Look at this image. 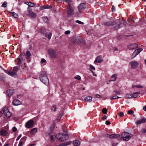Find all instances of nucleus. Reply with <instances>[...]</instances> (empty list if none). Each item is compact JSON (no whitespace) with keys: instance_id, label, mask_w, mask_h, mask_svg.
I'll return each instance as SVG.
<instances>
[{"instance_id":"obj_1","label":"nucleus","mask_w":146,"mask_h":146,"mask_svg":"<svg viewBox=\"0 0 146 146\" xmlns=\"http://www.w3.org/2000/svg\"><path fill=\"white\" fill-rule=\"evenodd\" d=\"M39 77L40 81L42 83L46 85L49 84V82L45 71H42L40 73Z\"/></svg>"},{"instance_id":"obj_2","label":"nucleus","mask_w":146,"mask_h":146,"mask_svg":"<svg viewBox=\"0 0 146 146\" xmlns=\"http://www.w3.org/2000/svg\"><path fill=\"white\" fill-rule=\"evenodd\" d=\"M56 138L61 142H64L68 138V136L67 134L63 133H58L56 135Z\"/></svg>"},{"instance_id":"obj_3","label":"nucleus","mask_w":146,"mask_h":146,"mask_svg":"<svg viewBox=\"0 0 146 146\" xmlns=\"http://www.w3.org/2000/svg\"><path fill=\"white\" fill-rule=\"evenodd\" d=\"M121 136V139H123L124 141H128L130 139L132 135L127 132H124L122 134Z\"/></svg>"},{"instance_id":"obj_4","label":"nucleus","mask_w":146,"mask_h":146,"mask_svg":"<svg viewBox=\"0 0 146 146\" xmlns=\"http://www.w3.org/2000/svg\"><path fill=\"white\" fill-rule=\"evenodd\" d=\"M48 53L49 56L52 58H55L57 56V54L55 50L51 48L48 50Z\"/></svg>"},{"instance_id":"obj_5","label":"nucleus","mask_w":146,"mask_h":146,"mask_svg":"<svg viewBox=\"0 0 146 146\" xmlns=\"http://www.w3.org/2000/svg\"><path fill=\"white\" fill-rule=\"evenodd\" d=\"M67 12L69 16L73 15L74 14V9L69 3H68Z\"/></svg>"},{"instance_id":"obj_6","label":"nucleus","mask_w":146,"mask_h":146,"mask_svg":"<svg viewBox=\"0 0 146 146\" xmlns=\"http://www.w3.org/2000/svg\"><path fill=\"white\" fill-rule=\"evenodd\" d=\"M40 32L42 34L44 35L45 37H47L49 40L50 39L52 35L51 33L46 32L45 29H41L40 30Z\"/></svg>"},{"instance_id":"obj_7","label":"nucleus","mask_w":146,"mask_h":146,"mask_svg":"<svg viewBox=\"0 0 146 146\" xmlns=\"http://www.w3.org/2000/svg\"><path fill=\"white\" fill-rule=\"evenodd\" d=\"M3 113L7 117L9 118L11 115V113L7 107H4L3 109Z\"/></svg>"},{"instance_id":"obj_8","label":"nucleus","mask_w":146,"mask_h":146,"mask_svg":"<svg viewBox=\"0 0 146 146\" xmlns=\"http://www.w3.org/2000/svg\"><path fill=\"white\" fill-rule=\"evenodd\" d=\"M34 124V121L31 119L27 121L25 124V126L28 128H31L33 127Z\"/></svg>"},{"instance_id":"obj_9","label":"nucleus","mask_w":146,"mask_h":146,"mask_svg":"<svg viewBox=\"0 0 146 146\" xmlns=\"http://www.w3.org/2000/svg\"><path fill=\"white\" fill-rule=\"evenodd\" d=\"M130 64L131 65V68L134 69L136 68L139 65V63L135 61H132L130 62Z\"/></svg>"},{"instance_id":"obj_10","label":"nucleus","mask_w":146,"mask_h":146,"mask_svg":"<svg viewBox=\"0 0 146 146\" xmlns=\"http://www.w3.org/2000/svg\"><path fill=\"white\" fill-rule=\"evenodd\" d=\"M120 137V135L117 134H112L111 135L108 134L106 135V137L110 138H114L119 137Z\"/></svg>"},{"instance_id":"obj_11","label":"nucleus","mask_w":146,"mask_h":146,"mask_svg":"<svg viewBox=\"0 0 146 146\" xmlns=\"http://www.w3.org/2000/svg\"><path fill=\"white\" fill-rule=\"evenodd\" d=\"M26 136L23 137L20 140L18 146H23L27 139Z\"/></svg>"},{"instance_id":"obj_12","label":"nucleus","mask_w":146,"mask_h":146,"mask_svg":"<svg viewBox=\"0 0 146 146\" xmlns=\"http://www.w3.org/2000/svg\"><path fill=\"white\" fill-rule=\"evenodd\" d=\"M138 46L136 44H132L127 46V48L130 50L134 49L137 48Z\"/></svg>"},{"instance_id":"obj_13","label":"nucleus","mask_w":146,"mask_h":146,"mask_svg":"<svg viewBox=\"0 0 146 146\" xmlns=\"http://www.w3.org/2000/svg\"><path fill=\"white\" fill-rule=\"evenodd\" d=\"M146 121V119L144 117H143L140 120L137 121L136 123L137 125H139L142 123H145Z\"/></svg>"},{"instance_id":"obj_14","label":"nucleus","mask_w":146,"mask_h":146,"mask_svg":"<svg viewBox=\"0 0 146 146\" xmlns=\"http://www.w3.org/2000/svg\"><path fill=\"white\" fill-rule=\"evenodd\" d=\"M102 61L103 59L102 57L100 56H99L96 58L94 61V63H95L96 62H97L99 63L102 62Z\"/></svg>"},{"instance_id":"obj_15","label":"nucleus","mask_w":146,"mask_h":146,"mask_svg":"<svg viewBox=\"0 0 146 146\" xmlns=\"http://www.w3.org/2000/svg\"><path fill=\"white\" fill-rule=\"evenodd\" d=\"M85 5L84 3H81L78 6V9L79 12L81 13V10L84 9V6Z\"/></svg>"},{"instance_id":"obj_16","label":"nucleus","mask_w":146,"mask_h":146,"mask_svg":"<svg viewBox=\"0 0 146 146\" xmlns=\"http://www.w3.org/2000/svg\"><path fill=\"white\" fill-rule=\"evenodd\" d=\"M12 103L14 106L19 105L21 104V102L17 100H14L12 102Z\"/></svg>"},{"instance_id":"obj_17","label":"nucleus","mask_w":146,"mask_h":146,"mask_svg":"<svg viewBox=\"0 0 146 146\" xmlns=\"http://www.w3.org/2000/svg\"><path fill=\"white\" fill-rule=\"evenodd\" d=\"M28 15L31 18H35L36 17V14L33 12H30L28 14Z\"/></svg>"},{"instance_id":"obj_18","label":"nucleus","mask_w":146,"mask_h":146,"mask_svg":"<svg viewBox=\"0 0 146 146\" xmlns=\"http://www.w3.org/2000/svg\"><path fill=\"white\" fill-rule=\"evenodd\" d=\"M7 133V131L5 130H1L0 131V135L1 136H6Z\"/></svg>"},{"instance_id":"obj_19","label":"nucleus","mask_w":146,"mask_h":146,"mask_svg":"<svg viewBox=\"0 0 146 146\" xmlns=\"http://www.w3.org/2000/svg\"><path fill=\"white\" fill-rule=\"evenodd\" d=\"M51 6L49 5H43L41 6L40 8V10H43L45 9H49L51 8Z\"/></svg>"},{"instance_id":"obj_20","label":"nucleus","mask_w":146,"mask_h":146,"mask_svg":"<svg viewBox=\"0 0 146 146\" xmlns=\"http://www.w3.org/2000/svg\"><path fill=\"white\" fill-rule=\"evenodd\" d=\"M5 72L7 74L12 76H13L16 74H15V72H13V71L12 72H10L7 71L5 70Z\"/></svg>"},{"instance_id":"obj_21","label":"nucleus","mask_w":146,"mask_h":146,"mask_svg":"<svg viewBox=\"0 0 146 146\" xmlns=\"http://www.w3.org/2000/svg\"><path fill=\"white\" fill-rule=\"evenodd\" d=\"M73 144L75 146H79L80 145V142L79 140H76L73 141Z\"/></svg>"},{"instance_id":"obj_22","label":"nucleus","mask_w":146,"mask_h":146,"mask_svg":"<svg viewBox=\"0 0 146 146\" xmlns=\"http://www.w3.org/2000/svg\"><path fill=\"white\" fill-rule=\"evenodd\" d=\"M37 128H35L31 129L30 133L32 135H34L37 132Z\"/></svg>"},{"instance_id":"obj_23","label":"nucleus","mask_w":146,"mask_h":146,"mask_svg":"<svg viewBox=\"0 0 146 146\" xmlns=\"http://www.w3.org/2000/svg\"><path fill=\"white\" fill-rule=\"evenodd\" d=\"M142 50L143 49L142 48H139L135 50L133 53L134 54H135L137 55L141 51H142Z\"/></svg>"},{"instance_id":"obj_24","label":"nucleus","mask_w":146,"mask_h":146,"mask_svg":"<svg viewBox=\"0 0 146 146\" xmlns=\"http://www.w3.org/2000/svg\"><path fill=\"white\" fill-rule=\"evenodd\" d=\"M13 90H8L7 92V95L8 96L10 97L12 95L13 93Z\"/></svg>"},{"instance_id":"obj_25","label":"nucleus","mask_w":146,"mask_h":146,"mask_svg":"<svg viewBox=\"0 0 146 146\" xmlns=\"http://www.w3.org/2000/svg\"><path fill=\"white\" fill-rule=\"evenodd\" d=\"M31 54L30 51H28L25 54V56L27 59H29L30 57L31 56Z\"/></svg>"},{"instance_id":"obj_26","label":"nucleus","mask_w":146,"mask_h":146,"mask_svg":"<svg viewBox=\"0 0 146 146\" xmlns=\"http://www.w3.org/2000/svg\"><path fill=\"white\" fill-rule=\"evenodd\" d=\"M92 98L91 96H88L85 98L84 100L87 102H90L92 100Z\"/></svg>"},{"instance_id":"obj_27","label":"nucleus","mask_w":146,"mask_h":146,"mask_svg":"<svg viewBox=\"0 0 146 146\" xmlns=\"http://www.w3.org/2000/svg\"><path fill=\"white\" fill-rule=\"evenodd\" d=\"M72 143L71 141H68L64 143L60 144L59 146H66L68 145H70Z\"/></svg>"},{"instance_id":"obj_28","label":"nucleus","mask_w":146,"mask_h":146,"mask_svg":"<svg viewBox=\"0 0 146 146\" xmlns=\"http://www.w3.org/2000/svg\"><path fill=\"white\" fill-rule=\"evenodd\" d=\"M123 25H124L123 23H120L117 26L115 27H114V29L115 30L119 29L121 27H122V26Z\"/></svg>"},{"instance_id":"obj_29","label":"nucleus","mask_w":146,"mask_h":146,"mask_svg":"<svg viewBox=\"0 0 146 146\" xmlns=\"http://www.w3.org/2000/svg\"><path fill=\"white\" fill-rule=\"evenodd\" d=\"M25 4L31 7H33L35 5V4L32 2H26L25 3Z\"/></svg>"},{"instance_id":"obj_30","label":"nucleus","mask_w":146,"mask_h":146,"mask_svg":"<svg viewBox=\"0 0 146 146\" xmlns=\"http://www.w3.org/2000/svg\"><path fill=\"white\" fill-rule=\"evenodd\" d=\"M111 79L110 80V81H114L117 78V75L115 74L113 75L111 77Z\"/></svg>"},{"instance_id":"obj_31","label":"nucleus","mask_w":146,"mask_h":146,"mask_svg":"<svg viewBox=\"0 0 146 146\" xmlns=\"http://www.w3.org/2000/svg\"><path fill=\"white\" fill-rule=\"evenodd\" d=\"M104 25H105L106 26H110V25H114V23L112 21H110L109 22H107L105 23H104Z\"/></svg>"},{"instance_id":"obj_32","label":"nucleus","mask_w":146,"mask_h":146,"mask_svg":"<svg viewBox=\"0 0 146 146\" xmlns=\"http://www.w3.org/2000/svg\"><path fill=\"white\" fill-rule=\"evenodd\" d=\"M11 15L14 17L15 18H17L18 17V15L17 14L15 13V12H12L11 13Z\"/></svg>"},{"instance_id":"obj_33","label":"nucleus","mask_w":146,"mask_h":146,"mask_svg":"<svg viewBox=\"0 0 146 146\" xmlns=\"http://www.w3.org/2000/svg\"><path fill=\"white\" fill-rule=\"evenodd\" d=\"M21 55H20L19 57H18L17 58V64L18 65L22 63V61L21 60V59L19 57H20Z\"/></svg>"},{"instance_id":"obj_34","label":"nucleus","mask_w":146,"mask_h":146,"mask_svg":"<svg viewBox=\"0 0 146 146\" xmlns=\"http://www.w3.org/2000/svg\"><path fill=\"white\" fill-rule=\"evenodd\" d=\"M140 93L139 92L133 93L132 94L133 98H136L138 96L137 95V94H140Z\"/></svg>"},{"instance_id":"obj_35","label":"nucleus","mask_w":146,"mask_h":146,"mask_svg":"<svg viewBox=\"0 0 146 146\" xmlns=\"http://www.w3.org/2000/svg\"><path fill=\"white\" fill-rule=\"evenodd\" d=\"M19 68V67H14L13 69V72H15V74H16Z\"/></svg>"},{"instance_id":"obj_36","label":"nucleus","mask_w":146,"mask_h":146,"mask_svg":"<svg viewBox=\"0 0 146 146\" xmlns=\"http://www.w3.org/2000/svg\"><path fill=\"white\" fill-rule=\"evenodd\" d=\"M107 110L106 108H104L102 110V112L104 114H107Z\"/></svg>"},{"instance_id":"obj_37","label":"nucleus","mask_w":146,"mask_h":146,"mask_svg":"<svg viewBox=\"0 0 146 146\" xmlns=\"http://www.w3.org/2000/svg\"><path fill=\"white\" fill-rule=\"evenodd\" d=\"M63 115V114L62 113H61L60 114V115H59V116L57 117V121L59 122L60 121V119H61L62 116Z\"/></svg>"},{"instance_id":"obj_38","label":"nucleus","mask_w":146,"mask_h":146,"mask_svg":"<svg viewBox=\"0 0 146 146\" xmlns=\"http://www.w3.org/2000/svg\"><path fill=\"white\" fill-rule=\"evenodd\" d=\"M135 87H136L137 88H143V87L140 85H138L135 86H132L133 88H134Z\"/></svg>"},{"instance_id":"obj_39","label":"nucleus","mask_w":146,"mask_h":146,"mask_svg":"<svg viewBox=\"0 0 146 146\" xmlns=\"http://www.w3.org/2000/svg\"><path fill=\"white\" fill-rule=\"evenodd\" d=\"M126 96L129 98H133L132 94H127Z\"/></svg>"},{"instance_id":"obj_40","label":"nucleus","mask_w":146,"mask_h":146,"mask_svg":"<svg viewBox=\"0 0 146 146\" xmlns=\"http://www.w3.org/2000/svg\"><path fill=\"white\" fill-rule=\"evenodd\" d=\"M7 2L6 1H4L2 4V6L3 7H6L7 6Z\"/></svg>"},{"instance_id":"obj_41","label":"nucleus","mask_w":146,"mask_h":146,"mask_svg":"<svg viewBox=\"0 0 146 146\" xmlns=\"http://www.w3.org/2000/svg\"><path fill=\"white\" fill-rule=\"evenodd\" d=\"M51 109L54 111H55L56 110V106L55 105L52 106L51 108Z\"/></svg>"},{"instance_id":"obj_42","label":"nucleus","mask_w":146,"mask_h":146,"mask_svg":"<svg viewBox=\"0 0 146 146\" xmlns=\"http://www.w3.org/2000/svg\"><path fill=\"white\" fill-rule=\"evenodd\" d=\"M43 19L45 23H47L48 21V19L46 17H44L43 18Z\"/></svg>"},{"instance_id":"obj_43","label":"nucleus","mask_w":146,"mask_h":146,"mask_svg":"<svg viewBox=\"0 0 146 146\" xmlns=\"http://www.w3.org/2000/svg\"><path fill=\"white\" fill-rule=\"evenodd\" d=\"M90 67L91 70H94L95 69V68L91 64L90 65Z\"/></svg>"},{"instance_id":"obj_44","label":"nucleus","mask_w":146,"mask_h":146,"mask_svg":"<svg viewBox=\"0 0 146 146\" xmlns=\"http://www.w3.org/2000/svg\"><path fill=\"white\" fill-rule=\"evenodd\" d=\"M141 132L142 133H145L146 132V129L145 128H143L141 130Z\"/></svg>"},{"instance_id":"obj_45","label":"nucleus","mask_w":146,"mask_h":146,"mask_svg":"<svg viewBox=\"0 0 146 146\" xmlns=\"http://www.w3.org/2000/svg\"><path fill=\"white\" fill-rule=\"evenodd\" d=\"M46 62V60L44 58H42L41 59V60L40 61V62L42 64H43L44 63H45Z\"/></svg>"},{"instance_id":"obj_46","label":"nucleus","mask_w":146,"mask_h":146,"mask_svg":"<svg viewBox=\"0 0 146 146\" xmlns=\"http://www.w3.org/2000/svg\"><path fill=\"white\" fill-rule=\"evenodd\" d=\"M127 113L129 114H132L134 113V111L133 110H129Z\"/></svg>"},{"instance_id":"obj_47","label":"nucleus","mask_w":146,"mask_h":146,"mask_svg":"<svg viewBox=\"0 0 146 146\" xmlns=\"http://www.w3.org/2000/svg\"><path fill=\"white\" fill-rule=\"evenodd\" d=\"M56 136L55 135H52V136H50V138L51 139V140L52 141H53V140H54V138Z\"/></svg>"},{"instance_id":"obj_48","label":"nucleus","mask_w":146,"mask_h":146,"mask_svg":"<svg viewBox=\"0 0 146 146\" xmlns=\"http://www.w3.org/2000/svg\"><path fill=\"white\" fill-rule=\"evenodd\" d=\"M118 97V96H113V97H111L110 98L111 100H113L114 99H116Z\"/></svg>"},{"instance_id":"obj_49","label":"nucleus","mask_w":146,"mask_h":146,"mask_svg":"<svg viewBox=\"0 0 146 146\" xmlns=\"http://www.w3.org/2000/svg\"><path fill=\"white\" fill-rule=\"evenodd\" d=\"M76 22L77 23H78L79 24H84L83 23L81 22V21H80L79 20H77L76 21Z\"/></svg>"},{"instance_id":"obj_50","label":"nucleus","mask_w":146,"mask_h":146,"mask_svg":"<svg viewBox=\"0 0 146 146\" xmlns=\"http://www.w3.org/2000/svg\"><path fill=\"white\" fill-rule=\"evenodd\" d=\"M114 93H115V94H120V92L119 91H117L115 90L113 92Z\"/></svg>"},{"instance_id":"obj_51","label":"nucleus","mask_w":146,"mask_h":146,"mask_svg":"<svg viewBox=\"0 0 146 146\" xmlns=\"http://www.w3.org/2000/svg\"><path fill=\"white\" fill-rule=\"evenodd\" d=\"M74 78L79 80L81 79V77L80 76L78 75L77 76L75 77Z\"/></svg>"},{"instance_id":"obj_52","label":"nucleus","mask_w":146,"mask_h":146,"mask_svg":"<svg viewBox=\"0 0 146 146\" xmlns=\"http://www.w3.org/2000/svg\"><path fill=\"white\" fill-rule=\"evenodd\" d=\"M12 130L13 132H15L17 131V129L15 127H14L12 128Z\"/></svg>"},{"instance_id":"obj_53","label":"nucleus","mask_w":146,"mask_h":146,"mask_svg":"<svg viewBox=\"0 0 146 146\" xmlns=\"http://www.w3.org/2000/svg\"><path fill=\"white\" fill-rule=\"evenodd\" d=\"M119 115L120 117H123L124 116L123 113L122 111L121 112L119 113Z\"/></svg>"},{"instance_id":"obj_54","label":"nucleus","mask_w":146,"mask_h":146,"mask_svg":"<svg viewBox=\"0 0 146 146\" xmlns=\"http://www.w3.org/2000/svg\"><path fill=\"white\" fill-rule=\"evenodd\" d=\"M70 33V31H67L65 32V34L66 35H68Z\"/></svg>"},{"instance_id":"obj_55","label":"nucleus","mask_w":146,"mask_h":146,"mask_svg":"<svg viewBox=\"0 0 146 146\" xmlns=\"http://www.w3.org/2000/svg\"><path fill=\"white\" fill-rule=\"evenodd\" d=\"M111 11L112 12L114 11H115V8L113 5L112 6L111 8Z\"/></svg>"},{"instance_id":"obj_56","label":"nucleus","mask_w":146,"mask_h":146,"mask_svg":"<svg viewBox=\"0 0 146 146\" xmlns=\"http://www.w3.org/2000/svg\"><path fill=\"white\" fill-rule=\"evenodd\" d=\"M106 124L107 125H108L110 124V123L109 121L107 120L106 121Z\"/></svg>"},{"instance_id":"obj_57","label":"nucleus","mask_w":146,"mask_h":146,"mask_svg":"<svg viewBox=\"0 0 146 146\" xmlns=\"http://www.w3.org/2000/svg\"><path fill=\"white\" fill-rule=\"evenodd\" d=\"M21 136H22V135L20 134L19 136L17 137V138L16 140L17 141H18L20 138L21 137Z\"/></svg>"},{"instance_id":"obj_58","label":"nucleus","mask_w":146,"mask_h":146,"mask_svg":"<svg viewBox=\"0 0 146 146\" xmlns=\"http://www.w3.org/2000/svg\"><path fill=\"white\" fill-rule=\"evenodd\" d=\"M27 10L29 12V13H30V12H32V11H31V8L30 7H28L27 9Z\"/></svg>"},{"instance_id":"obj_59","label":"nucleus","mask_w":146,"mask_h":146,"mask_svg":"<svg viewBox=\"0 0 146 146\" xmlns=\"http://www.w3.org/2000/svg\"><path fill=\"white\" fill-rule=\"evenodd\" d=\"M107 118V116L105 115L102 118V119L103 120H104L105 119H106Z\"/></svg>"},{"instance_id":"obj_60","label":"nucleus","mask_w":146,"mask_h":146,"mask_svg":"<svg viewBox=\"0 0 146 146\" xmlns=\"http://www.w3.org/2000/svg\"><path fill=\"white\" fill-rule=\"evenodd\" d=\"M136 55V54H134V53H133V54L132 55L131 57L132 58H134Z\"/></svg>"},{"instance_id":"obj_61","label":"nucleus","mask_w":146,"mask_h":146,"mask_svg":"<svg viewBox=\"0 0 146 146\" xmlns=\"http://www.w3.org/2000/svg\"><path fill=\"white\" fill-rule=\"evenodd\" d=\"M62 1H63L64 2H68L69 3V2L70 1V0H62Z\"/></svg>"},{"instance_id":"obj_62","label":"nucleus","mask_w":146,"mask_h":146,"mask_svg":"<svg viewBox=\"0 0 146 146\" xmlns=\"http://www.w3.org/2000/svg\"><path fill=\"white\" fill-rule=\"evenodd\" d=\"M96 97L97 98H99L101 97V96L98 94H97L96 95Z\"/></svg>"},{"instance_id":"obj_63","label":"nucleus","mask_w":146,"mask_h":146,"mask_svg":"<svg viewBox=\"0 0 146 146\" xmlns=\"http://www.w3.org/2000/svg\"><path fill=\"white\" fill-rule=\"evenodd\" d=\"M117 144V143H113L112 144V146H116Z\"/></svg>"},{"instance_id":"obj_64","label":"nucleus","mask_w":146,"mask_h":146,"mask_svg":"<svg viewBox=\"0 0 146 146\" xmlns=\"http://www.w3.org/2000/svg\"><path fill=\"white\" fill-rule=\"evenodd\" d=\"M143 109L144 111H146V105L143 107Z\"/></svg>"}]
</instances>
